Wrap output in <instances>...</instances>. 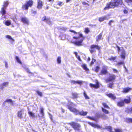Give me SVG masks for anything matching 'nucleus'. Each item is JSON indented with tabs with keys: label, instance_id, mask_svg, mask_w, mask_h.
Here are the masks:
<instances>
[{
	"label": "nucleus",
	"instance_id": "f257e3e1",
	"mask_svg": "<svg viewBox=\"0 0 132 132\" xmlns=\"http://www.w3.org/2000/svg\"><path fill=\"white\" fill-rule=\"evenodd\" d=\"M70 31L73 33L74 35H75L73 36V39H76V41L72 43L77 45H81L82 43L85 38L82 35L80 32H77L73 30H70Z\"/></svg>",
	"mask_w": 132,
	"mask_h": 132
},
{
	"label": "nucleus",
	"instance_id": "f03ea898",
	"mask_svg": "<svg viewBox=\"0 0 132 132\" xmlns=\"http://www.w3.org/2000/svg\"><path fill=\"white\" fill-rule=\"evenodd\" d=\"M122 3V0H111L110 2L107 4L106 6L104 8V10H106L111 8H114Z\"/></svg>",
	"mask_w": 132,
	"mask_h": 132
},
{
	"label": "nucleus",
	"instance_id": "7ed1b4c3",
	"mask_svg": "<svg viewBox=\"0 0 132 132\" xmlns=\"http://www.w3.org/2000/svg\"><path fill=\"white\" fill-rule=\"evenodd\" d=\"M67 106L71 111L73 112L76 115L79 114L80 115L84 116L86 115L87 113L86 112H84L83 110L79 112V110L73 108L69 105H68Z\"/></svg>",
	"mask_w": 132,
	"mask_h": 132
},
{
	"label": "nucleus",
	"instance_id": "20e7f679",
	"mask_svg": "<svg viewBox=\"0 0 132 132\" xmlns=\"http://www.w3.org/2000/svg\"><path fill=\"white\" fill-rule=\"evenodd\" d=\"M115 76L114 75L110 76L109 78L106 80V82H109V84L108 85V87L110 88H112L113 85V83L114 80L115 79Z\"/></svg>",
	"mask_w": 132,
	"mask_h": 132
},
{
	"label": "nucleus",
	"instance_id": "39448f33",
	"mask_svg": "<svg viewBox=\"0 0 132 132\" xmlns=\"http://www.w3.org/2000/svg\"><path fill=\"white\" fill-rule=\"evenodd\" d=\"M33 2L32 0H29L25 4L23 5L22 9L24 10H28L29 6L31 7L33 4Z\"/></svg>",
	"mask_w": 132,
	"mask_h": 132
},
{
	"label": "nucleus",
	"instance_id": "423d86ee",
	"mask_svg": "<svg viewBox=\"0 0 132 132\" xmlns=\"http://www.w3.org/2000/svg\"><path fill=\"white\" fill-rule=\"evenodd\" d=\"M69 124L75 130H79V128L80 127V125L78 123L72 122Z\"/></svg>",
	"mask_w": 132,
	"mask_h": 132
},
{
	"label": "nucleus",
	"instance_id": "0eeeda50",
	"mask_svg": "<svg viewBox=\"0 0 132 132\" xmlns=\"http://www.w3.org/2000/svg\"><path fill=\"white\" fill-rule=\"evenodd\" d=\"M9 4V3L8 1L4 2V4L3 5V7L2 8L0 12L3 14V15H4L6 13V12L5 10H4V8L6 7Z\"/></svg>",
	"mask_w": 132,
	"mask_h": 132
},
{
	"label": "nucleus",
	"instance_id": "6e6552de",
	"mask_svg": "<svg viewBox=\"0 0 132 132\" xmlns=\"http://www.w3.org/2000/svg\"><path fill=\"white\" fill-rule=\"evenodd\" d=\"M89 86L91 88H94L96 89L100 87L99 83L97 80L96 81V84H94L90 83L89 84Z\"/></svg>",
	"mask_w": 132,
	"mask_h": 132
},
{
	"label": "nucleus",
	"instance_id": "1a4fd4ad",
	"mask_svg": "<svg viewBox=\"0 0 132 132\" xmlns=\"http://www.w3.org/2000/svg\"><path fill=\"white\" fill-rule=\"evenodd\" d=\"M108 67L103 66L102 67V69L101 71V75H105L108 72L107 71Z\"/></svg>",
	"mask_w": 132,
	"mask_h": 132
},
{
	"label": "nucleus",
	"instance_id": "9d476101",
	"mask_svg": "<svg viewBox=\"0 0 132 132\" xmlns=\"http://www.w3.org/2000/svg\"><path fill=\"white\" fill-rule=\"evenodd\" d=\"M21 21L24 24L28 25L29 21L28 19L25 17H22L21 18Z\"/></svg>",
	"mask_w": 132,
	"mask_h": 132
},
{
	"label": "nucleus",
	"instance_id": "9b49d317",
	"mask_svg": "<svg viewBox=\"0 0 132 132\" xmlns=\"http://www.w3.org/2000/svg\"><path fill=\"white\" fill-rule=\"evenodd\" d=\"M24 112V110L22 109L18 111L17 113L18 116L21 119L22 117V114Z\"/></svg>",
	"mask_w": 132,
	"mask_h": 132
},
{
	"label": "nucleus",
	"instance_id": "f8f14e48",
	"mask_svg": "<svg viewBox=\"0 0 132 132\" xmlns=\"http://www.w3.org/2000/svg\"><path fill=\"white\" fill-rule=\"evenodd\" d=\"M94 48H96L97 49L99 50L100 47L97 45H92L91 46V49L90 50V53H91L92 54L94 51Z\"/></svg>",
	"mask_w": 132,
	"mask_h": 132
},
{
	"label": "nucleus",
	"instance_id": "ddd939ff",
	"mask_svg": "<svg viewBox=\"0 0 132 132\" xmlns=\"http://www.w3.org/2000/svg\"><path fill=\"white\" fill-rule=\"evenodd\" d=\"M43 6V3L42 1L40 0H38L37 1V8L39 9L42 8Z\"/></svg>",
	"mask_w": 132,
	"mask_h": 132
},
{
	"label": "nucleus",
	"instance_id": "4468645a",
	"mask_svg": "<svg viewBox=\"0 0 132 132\" xmlns=\"http://www.w3.org/2000/svg\"><path fill=\"white\" fill-rule=\"evenodd\" d=\"M42 20L43 21H45L47 23L50 25L52 24V22L50 21V20L49 18L46 19V16H44Z\"/></svg>",
	"mask_w": 132,
	"mask_h": 132
},
{
	"label": "nucleus",
	"instance_id": "2eb2a0df",
	"mask_svg": "<svg viewBox=\"0 0 132 132\" xmlns=\"http://www.w3.org/2000/svg\"><path fill=\"white\" fill-rule=\"evenodd\" d=\"M71 84H77L81 85L82 84V81L79 80L75 81V80H71Z\"/></svg>",
	"mask_w": 132,
	"mask_h": 132
},
{
	"label": "nucleus",
	"instance_id": "dca6fc26",
	"mask_svg": "<svg viewBox=\"0 0 132 132\" xmlns=\"http://www.w3.org/2000/svg\"><path fill=\"white\" fill-rule=\"evenodd\" d=\"M121 53L120 55V56L121 58L124 59L125 57V52L123 49L121 50Z\"/></svg>",
	"mask_w": 132,
	"mask_h": 132
},
{
	"label": "nucleus",
	"instance_id": "f3484780",
	"mask_svg": "<svg viewBox=\"0 0 132 132\" xmlns=\"http://www.w3.org/2000/svg\"><path fill=\"white\" fill-rule=\"evenodd\" d=\"M88 123L91 126H92L93 127H94L95 128H99L100 127V126L98 125L97 124H95L93 123H91L90 122H88Z\"/></svg>",
	"mask_w": 132,
	"mask_h": 132
},
{
	"label": "nucleus",
	"instance_id": "a211bd4d",
	"mask_svg": "<svg viewBox=\"0 0 132 132\" xmlns=\"http://www.w3.org/2000/svg\"><path fill=\"white\" fill-rule=\"evenodd\" d=\"M131 88L129 87L125 88L123 89V92L124 93H127L131 90Z\"/></svg>",
	"mask_w": 132,
	"mask_h": 132
},
{
	"label": "nucleus",
	"instance_id": "6ab92c4d",
	"mask_svg": "<svg viewBox=\"0 0 132 132\" xmlns=\"http://www.w3.org/2000/svg\"><path fill=\"white\" fill-rule=\"evenodd\" d=\"M99 118H101L102 119H106L108 118V117L105 115V114H100L99 116Z\"/></svg>",
	"mask_w": 132,
	"mask_h": 132
},
{
	"label": "nucleus",
	"instance_id": "aec40b11",
	"mask_svg": "<svg viewBox=\"0 0 132 132\" xmlns=\"http://www.w3.org/2000/svg\"><path fill=\"white\" fill-rule=\"evenodd\" d=\"M106 95L109 97L111 98L112 99L114 100L116 99V97L115 96L112 94H108Z\"/></svg>",
	"mask_w": 132,
	"mask_h": 132
},
{
	"label": "nucleus",
	"instance_id": "412c9836",
	"mask_svg": "<svg viewBox=\"0 0 132 132\" xmlns=\"http://www.w3.org/2000/svg\"><path fill=\"white\" fill-rule=\"evenodd\" d=\"M28 113L30 117H32L33 118L35 117V114L32 113V112L29 111L28 112Z\"/></svg>",
	"mask_w": 132,
	"mask_h": 132
},
{
	"label": "nucleus",
	"instance_id": "4be33fe9",
	"mask_svg": "<svg viewBox=\"0 0 132 132\" xmlns=\"http://www.w3.org/2000/svg\"><path fill=\"white\" fill-rule=\"evenodd\" d=\"M83 69L86 71H88L89 69L87 68L86 65L85 64H83L81 65Z\"/></svg>",
	"mask_w": 132,
	"mask_h": 132
},
{
	"label": "nucleus",
	"instance_id": "5701e85b",
	"mask_svg": "<svg viewBox=\"0 0 132 132\" xmlns=\"http://www.w3.org/2000/svg\"><path fill=\"white\" fill-rule=\"evenodd\" d=\"M106 17L104 16L103 17L100 18L99 19V21L100 22H102L104 20L106 19Z\"/></svg>",
	"mask_w": 132,
	"mask_h": 132
},
{
	"label": "nucleus",
	"instance_id": "b1692460",
	"mask_svg": "<svg viewBox=\"0 0 132 132\" xmlns=\"http://www.w3.org/2000/svg\"><path fill=\"white\" fill-rule=\"evenodd\" d=\"M11 23V22L10 20H7L5 21V24L7 26L10 25Z\"/></svg>",
	"mask_w": 132,
	"mask_h": 132
},
{
	"label": "nucleus",
	"instance_id": "393cba45",
	"mask_svg": "<svg viewBox=\"0 0 132 132\" xmlns=\"http://www.w3.org/2000/svg\"><path fill=\"white\" fill-rule=\"evenodd\" d=\"M102 36V34L101 33L98 36L97 38L96 39V41H98L100 40L101 39Z\"/></svg>",
	"mask_w": 132,
	"mask_h": 132
},
{
	"label": "nucleus",
	"instance_id": "a878e982",
	"mask_svg": "<svg viewBox=\"0 0 132 132\" xmlns=\"http://www.w3.org/2000/svg\"><path fill=\"white\" fill-rule=\"evenodd\" d=\"M130 97H129L128 99H125L124 100V102L127 103H130Z\"/></svg>",
	"mask_w": 132,
	"mask_h": 132
},
{
	"label": "nucleus",
	"instance_id": "bb28decb",
	"mask_svg": "<svg viewBox=\"0 0 132 132\" xmlns=\"http://www.w3.org/2000/svg\"><path fill=\"white\" fill-rule=\"evenodd\" d=\"M57 61L58 63H60L61 62V57L60 56H58L57 59Z\"/></svg>",
	"mask_w": 132,
	"mask_h": 132
},
{
	"label": "nucleus",
	"instance_id": "cd10ccee",
	"mask_svg": "<svg viewBox=\"0 0 132 132\" xmlns=\"http://www.w3.org/2000/svg\"><path fill=\"white\" fill-rule=\"evenodd\" d=\"M124 103L123 102H120L118 103L117 105L119 106H122L124 105Z\"/></svg>",
	"mask_w": 132,
	"mask_h": 132
},
{
	"label": "nucleus",
	"instance_id": "c85d7f7f",
	"mask_svg": "<svg viewBox=\"0 0 132 132\" xmlns=\"http://www.w3.org/2000/svg\"><path fill=\"white\" fill-rule=\"evenodd\" d=\"M15 59L18 63L21 64H22V62L18 57L17 56H16L15 57Z\"/></svg>",
	"mask_w": 132,
	"mask_h": 132
},
{
	"label": "nucleus",
	"instance_id": "c756f323",
	"mask_svg": "<svg viewBox=\"0 0 132 132\" xmlns=\"http://www.w3.org/2000/svg\"><path fill=\"white\" fill-rule=\"evenodd\" d=\"M8 83H9L8 82H6L3 83L2 84V88L3 89L4 88L3 86H6L8 85Z\"/></svg>",
	"mask_w": 132,
	"mask_h": 132
},
{
	"label": "nucleus",
	"instance_id": "7c9ffc66",
	"mask_svg": "<svg viewBox=\"0 0 132 132\" xmlns=\"http://www.w3.org/2000/svg\"><path fill=\"white\" fill-rule=\"evenodd\" d=\"M43 111L44 109L43 108H40V113L42 115V117H43L44 116V113Z\"/></svg>",
	"mask_w": 132,
	"mask_h": 132
},
{
	"label": "nucleus",
	"instance_id": "2f4dec72",
	"mask_svg": "<svg viewBox=\"0 0 132 132\" xmlns=\"http://www.w3.org/2000/svg\"><path fill=\"white\" fill-rule=\"evenodd\" d=\"M90 31L89 30V29L88 28H85V29L84 32L86 33H88Z\"/></svg>",
	"mask_w": 132,
	"mask_h": 132
},
{
	"label": "nucleus",
	"instance_id": "473e14b6",
	"mask_svg": "<svg viewBox=\"0 0 132 132\" xmlns=\"http://www.w3.org/2000/svg\"><path fill=\"white\" fill-rule=\"evenodd\" d=\"M84 96L85 97L86 99H89V97L86 94L85 92H84Z\"/></svg>",
	"mask_w": 132,
	"mask_h": 132
},
{
	"label": "nucleus",
	"instance_id": "72a5a7b5",
	"mask_svg": "<svg viewBox=\"0 0 132 132\" xmlns=\"http://www.w3.org/2000/svg\"><path fill=\"white\" fill-rule=\"evenodd\" d=\"M6 38L11 39L12 41H14V39L12 38L9 35H7L6 36Z\"/></svg>",
	"mask_w": 132,
	"mask_h": 132
},
{
	"label": "nucleus",
	"instance_id": "f704fd0d",
	"mask_svg": "<svg viewBox=\"0 0 132 132\" xmlns=\"http://www.w3.org/2000/svg\"><path fill=\"white\" fill-rule=\"evenodd\" d=\"M64 3L62 2L58 1L57 4L59 6H62L64 4Z\"/></svg>",
	"mask_w": 132,
	"mask_h": 132
},
{
	"label": "nucleus",
	"instance_id": "c9c22d12",
	"mask_svg": "<svg viewBox=\"0 0 132 132\" xmlns=\"http://www.w3.org/2000/svg\"><path fill=\"white\" fill-rule=\"evenodd\" d=\"M102 110L103 111L104 113H106V114L108 113H109L108 111L106 110L103 108H102Z\"/></svg>",
	"mask_w": 132,
	"mask_h": 132
},
{
	"label": "nucleus",
	"instance_id": "e433bc0d",
	"mask_svg": "<svg viewBox=\"0 0 132 132\" xmlns=\"http://www.w3.org/2000/svg\"><path fill=\"white\" fill-rule=\"evenodd\" d=\"M37 94H38V95H39L40 96H42V92H41L39 91H37Z\"/></svg>",
	"mask_w": 132,
	"mask_h": 132
},
{
	"label": "nucleus",
	"instance_id": "4c0bfd02",
	"mask_svg": "<svg viewBox=\"0 0 132 132\" xmlns=\"http://www.w3.org/2000/svg\"><path fill=\"white\" fill-rule=\"evenodd\" d=\"M116 57H111L110 58H109V59L110 60L114 61V60H115L116 59Z\"/></svg>",
	"mask_w": 132,
	"mask_h": 132
},
{
	"label": "nucleus",
	"instance_id": "58836bf2",
	"mask_svg": "<svg viewBox=\"0 0 132 132\" xmlns=\"http://www.w3.org/2000/svg\"><path fill=\"white\" fill-rule=\"evenodd\" d=\"M100 69V67H99L97 66L95 69V71L96 72H97Z\"/></svg>",
	"mask_w": 132,
	"mask_h": 132
},
{
	"label": "nucleus",
	"instance_id": "ea45409f",
	"mask_svg": "<svg viewBox=\"0 0 132 132\" xmlns=\"http://www.w3.org/2000/svg\"><path fill=\"white\" fill-rule=\"evenodd\" d=\"M125 2L128 4V5L129 4V3L130 2H132V0H125Z\"/></svg>",
	"mask_w": 132,
	"mask_h": 132
},
{
	"label": "nucleus",
	"instance_id": "a19ab883",
	"mask_svg": "<svg viewBox=\"0 0 132 132\" xmlns=\"http://www.w3.org/2000/svg\"><path fill=\"white\" fill-rule=\"evenodd\" d=\"M127 121L129 122H132V119L130 118H128L127 119Z\"/></svg>",
	"mask_w": 132,
	"mask_h": 132
},
{
	"label": "nucleus",
	"instance_id": "79ce46f5",
	"mask_svg": "<svg viewBox=\"0 0 132 132\" xmlns=\"http://www.w3.org/2000/svg\"><path fill=\"white\" fill-rule=\"evenodd\" d=\"M95 59H94L93 58L92 61L90 65H91L93 64H94V63L95 62Z\"/></svg>",
	"mask_w": 132,
	"mask_h": 132
},
{
	"label": "nucleus",
	"instance_id": "37998d69",
	"mask_svg": "<svg viewBox=\"0 0 132 132\" xmlns=\"http://www.w3.org/2000/svg\"><path fill=\"white\" fill-rule=\"evenodd\" d=\"M103 105L104 106V107L106 108H109V106L107 105L105 103H103Z\"/></svg>",
	"mask_w": 132,
	"mask_h": 132
},
{
	"label": "nucleus",
	"instance_id": "c03bdc74",
	"mask_svg": "<svg viewBox=\"0 0 132 132\" xmlns=\"http://www.w3.org/2000/svg\"><path fill=\"white\" fill-rule=\"evenodd\" d=\"M106 128L107 129H108L110 131H111L112 128L111 126H107L106 127Z\"/></svg>",
	"mask_w": 132,
	"mask_h": 132
},
{
	"label": "nucleus",
	"instance_id": "a18cd8bd",
	"mask_svg": "<svg viewBox=\"0 0 132 132\" xmlns=\"http://www.w3.org/2000/svg\"><path fill=\"white\" fill-rule=\"evenodd\" d=\"M115 131L116 132H122L121 130L119 129H115Z\"/></svg>",
	"mask_w": 132,
	"mask_h": 132
},
{
	"label": "nucleus",
	"instance_id": "49530a36",
	"mask_svg": "<svg viewBox=\"0 0 132 132\" xmlns=\"http://www.w3.org/2000/svg\"><path fill=\"white\" fill-rule=\"evenodd\" d=\"M113 70L114 73H118V71L116 69H113Z\"/></svg>",
	"mask_w": 132,
	"mask_h": 132
},
{
	"label": "nucleus",
	"instance_id": "de8ad7c7",
	"mask_svg": "<svg viewBox=\"0 0 132 132\" xmlns=\"http://www.w3.org/2000/svg\"><path fill=\"white\" fill-rule=\"evenodd\" d=\"M6 102H12V100L10 99H8L6 101Z\"/></svg>",
	"mask_w": 132,
	"mask_h": 132
},
{
	"label": "nucleus",
	"instance_id": "09e8293b",
	"mask_svg": "<svg viewBox=\"0 0 132 132\" xmlns=\"http://www.w3.org/2000/svg\"><path fill=\"white\" fill-rule=\"evenodd\" d=\"M82 4L83 5H87L88 6H89V5L88 4V3H86V2H82Z\"/></svg>",
	"mask_w": 132,
	"mask_h": 132
},
{
	"label": "nucleus",
	"instance_id": "8fccbe9b",
	"mask_svg": "<svg viewBox=\"0 0 132 132\" xmlns=\"http://www.w3.org/2000/svg\"><path fill=\"white\" fill-rule=\"evenodd\" d=\"M123 12L125 14H127L128 13V11L126 10H123Z\"/></svg>",
	"mask_w": 132,
	"mask_h": 132
},
{
	"label": "nucleus",
	"instance_id": "3c124183",
	"mask_svg": "<svg viewBox=\"0 0 132 132\" xmlns=\"http://www.w3.org/2000/svg\"><path fill=\"white\" fill-rule=\"evenodd\" d=\"M73 95L74 96H73L74 98H76L77 97V94H73Z\"/></svg>",
	"mask_w": 132,
	"mask_h": 132
},
{
	"label": "nucleus",
	"instance_id": "603ef678",
	"mask_svg": "<svg viewBox=\"0 0 132 132\" xmlns=\"http://www.w3.org/2000/svg\"><path fill=\"white\" fill-rule=\"evenodd\" d=\"M117 47L118 48L117 50L118 51V52L119 53L120 52V48L119 47H118V46H117Z\"/></svg>",
	"mask_w": 132,
	"mask_h": 132
},
{
	"label": "nucleus",
	"instance_id": "864d4df0",
	"mask_svg": "<svg viewBox=\"0 0 132 132\" xmlns=\"http://www.w3.org/2000/svg\"><path fill=\"white\" fill-rule=\"evenodd\" d=\"M67 29V28L66 27H63L62 28V29L65 31H66V30Z\"/></svg>",
	"mask_w": 132,
	"mask_h": 132
},
{
	"label": "nucleus",
	"instance_id": "5fc2aeb1",
	"mask_svg": "<svg viewBox=\"0 0 132 132\" xmlns=\"http://www.w3.org/2000/svg\"><path fill=\"white\" fill-rule=\"evenodd\" d=\"M113 21L112 20H111L110 21V22H109V25L111 26V23L112 22H113Z\"/></svg>",
	"mask_w": 132,
	"mask_h": 132
},
{
	"label": "nucleus",
	"instance_id": "6e6d98bb",
	"mask_svg": "<svg viewBox=\"0 0 132 132\" xmlns=\"http://www.w3.org/2000/svg\"><path fill=\"white\" fill-rule=\"evenodd\" d=\"M87 118L89 119H92L93 120H95V119H93L91 117H87Z\"/></svg>",
	"mask_w": 132,
	"mask_h": 132
},
{
	"label": "nucleus",
	"instance_id": "4d7b16f0",
	"mask_svg": "<svg viewBox=\"0 0 132 132\" xmlns=\"http://www.w3.org/2000/svg\"><path fill=\"white\" fill-rule=\"evenodd\" d=\"M123 62H118V64L119 65H121V64H123Z\"/></svg>",
	"mask_w": 132,
	"mask_h": 132
},
{
	"label": "nucleus",
	"instance_id": "13d9d810",
	"mask_svg": "<svg viewBox=\"0 0 132 132\" xmlns=\"http://www.w3.org/2000/svg\"><path fill=\"white\" fill-rule=\"evenodd\" d=\"M26 69V71L27 72H29V73H30L29 72V69H28L27 68V69Z\"/></svg>",
	"mask_w": 132,
	"mask_h": 132
},
{
	"label": "nucleus",
	"instance_id": "bf43d9fd",
	"mask_svg": "<svg viewBox=\"0 0 132 132\" xmlns=\"http://www.w3.org/2000/svg\"><path fill=\"white\" fill-rule=\"evenodd\" d=\"M74 54L75 55V56L76 57H77V53L76 52H75L74 53Z\"/></svg>",
	"mask_w": 132,
	"mask_h": 132
},
{
	"label": "nucleus",
	"instance_id": "052dcab7",
	"mask_svg": "<svg viewBox=\"0 0 132 132\" xmlns=\"http://www.w3.org/2000/svg\"><path fill=\"white\" fill-rule=\"evenodd\" d=\"M32 13L34 14H36V11H32Z\"/></svg>",
	"mask_w": 132,
	"mask_h": 132
},
{
	"label": "nucleus",
	"instance_id": "680f3d73",
	"mask_svg": "<svg viewBox=\"0 0 132 132\" xmlns=\"http://www.w3.org/2000/svg\"><path fill=\"white\" fill-rule=\"evenodd\" d=\"M77 58H78V59L80 61V56H77Z\"/></svg>",
	"mask_w": 132,
	"mask_h": 132
},
{
	"label": "nucleus",
	"instance_id": "e2e57ef3",
	"mask_svg": "<svg viewBox=\"0 0 132 132\" xmlns=\"http://www.w3.org/2000/svg\"><path fill=\"white\" fill-rule=\"evenodd\" d=\"M7 63H6V62L5 63V67L6 68H7Z\"/></svg>",
	"mask_w": 132,
	"mask_h": 132
},
{
	"label": "nucleus",
	"instance_id": "0e129e2a",
	"mask_svg": "<svg viewBox=\"0 0 132 132\" xmlns=\"http://www.w3.org/2000/svg\"><path fill=\"white\" fill-rule=\"evenodd\" d=\"M129 111L131 113H132V108L129 109Z\"/></svg>",
	"mask_w": 132,
	"mask_h": 132
},
{
	"label": "nucleus",
	"instance_id": "69168bd1",
	"mask_svg": "<svg viewBox=\"0 0 132 132\" xmlns=\"http://www.w3.org/2000/svg\"><path fill=\"white\" fill-rule=\"evenodd\" d=\"M90 58L89 57H88V59L87 60V61H90Z\"/></svg>",
	"mask_w": 132,
	"mask_h": 132
},
{
	"label": "nucleus",
	"instance_id": "338daca9",
	"mask_svg": "<svg viewBox=\"0 0 132 132\" xmlns=\"http://www.w3.org/2000/svg\"><path fill=\"white\" fill-rule=\"evenodd\" d=\"M62 111L63 112H64L65 111L62 108Z\"/></svg>",
	"mask_w": 132,
	"mask_h": 132
},
{
	"label": "nucleus",
	"instance_id": "774afa93",
	"mask_svg": "<svg viewBox=\"0 0 132 132\" xmlns=\"http://www.w3.org/2000/svg\"><path fill=\"white\" fill-rule=\"evenodd\" d=\"M71 0H66V2L68 3Z\"/></svg>",
	"mask_w": 132,
	"mask_h": 132
}]
</instances>
